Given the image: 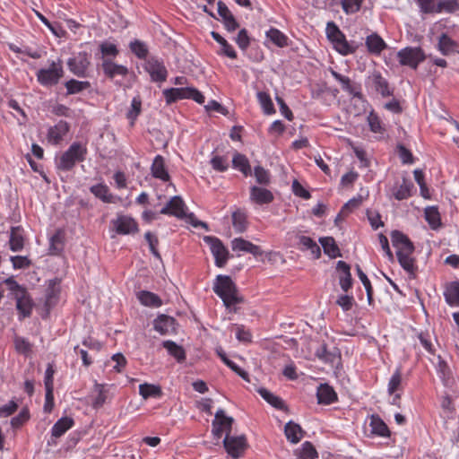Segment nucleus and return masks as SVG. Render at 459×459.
<instances>
[{"instance_id":"16","label":"nucleus","mask_w":459,"mask_h":459,"mask_svg":"<svg viewBox=\"0 0 459 459\" xmlns=\"http://www.w3.org/2000/svg\"><path fill=\"white\" fill-rule=\"evenodd\" d=\"M413 189V183L410 179L403 178L401 181L394 183L391 188V194L396 200L402 201L410 198Z\"/></svg>"},{"instance_id":"4","label":"nucleus","mask_w":459,"mask_h":459,"mask_svg":"<svg viewBox=\"0 0 459 459\" xmlns=\"http://www.w3.org/2000/svg\"><path fill=\"white\" fill-rule=\"evenodd\" d=\"M326 36L332 42L333 48L342 56L354 54L359 48V44L354 41L349 42L343 32L333 22L327 23Z\"/></svg>"},{"instance_id":"48","label":"nucleus","mask_w":459,"mask_h":459,"mask_svg":"<svg viewBox=\"0 0 459 459\" xmlns=\"http://www.w3.org/2000/svg\"><path fill=\"white\" fill-rule=\"evenodd\" d=\"M59 288L56 284L49 285L46 292L45 307L47 310H50L58 301L59 299Z\"/></svg>"},{"instance_id":"58","label":"nucleus","mask_w":459,"mask_h":459,"mask_svg":"<svg viewBox=\"0 0 459 459\" xmlns=\"http://www.w3.org/2000/svg\"><path fill=\"white\" fill-rule=\"evenodd\" d=\"M364 0H342V8L346 14L359 12Z\"/></svg>"},{"instance_id":"18","label":"nucleus","mask_w":459,"mask_h":459,"mask_svg":"<svg viewBox=\"0 0 459 459\" xmlns=\"http://www.w3.org/2000/svg\"><path fill=\"white\" fill-rule=\"evenodd\" d=\"M402 382V371L401 368H398L392 375L387 386V392L392 396V404L394 405H399L401 394L398 392L403 390Z\"/></svg>"},{"instance_id":"33","label":"nucleus","mask_w":459,"mask_h":459,"mask_svg":"<svg viewBox=\"0 0 459 459\" xmlns=\"http://www.w3.org/2000/svg\"><path fill=\"white\" fill-rule=\"evenodd\" d=\"M371 434L382 437H388L390 436V430L387 425L378 415H372L370 417Z\"/></svg>"},{"instance_id":"28","label":"nucleus","mask_w":459,"mask_h":459,"mask_svg":"<svg viewBox=\"0 0 459 459\" xmlns=\"http://www.w3.org/2000/svg\"><path fill=\"white\" fill-rule=\"evenodd\" d=\"M318 403L331 404L338 400V395L334 389L328 384H321L316 392Z\"/></svg>"},{"instance_id":"9","label":"nucleus","mask_w":459,"mask_h":459,"mask_svg":"<svg viewBox=\"0 0 459 459\" xmlns=\"http://www.w3.org/2000/svg\"><path fill=\"white\" fill-rule=\"evenodd\" d=\"M366 85L373 88L384 98L393 95L388 81L382 75L380 71L374 70L366 79Z\"/></svg>"},{"instance_id":"21","label":"nucleus","mask_w":459,"mask_h":459,"mask_svg":"<svg viewBox=\"0 0 459 459\" xmlns=\"http://www.w3.org/2000/svg\"><path fill=\"white\" fill-rule=\"evenodd\" d=\"M90 191L97 198L106 204H116L121 200L120 197L110 193L108 186L102 183L91 186Z\"/></svg>"},{"instance_id":"10","label":"nucleus","mask_w":459,"mask_h":459,"mask_svg":"<svg viewBox=\"0 0 459 459\" xmlns=\"http://www.w3.org/2000/svg\"><path fill=\"white\" fill-rule=\"evenodd\" d=\"M232 423L233 418L226 416L224 411L222 409H219L216 411L214 420L212 421V433L213 437L219 439L222 437L224 431L226 434H230Z\"/></svg>"},{"instance_id":"1","label":"nucleus","mask_w":459,"mask_h":459,"mask_svg":"<svg viewBox=\"0 0 459 459\" xmlns=\"http://www.w3.org/2000/svg\"><path fill=\"white\" fill-rule=\"evenodd\" d=\"M391 239L393 246L396 248V256L400 265L410 276L414 277L418 267L413 257L415 249L413 243L399 230L392 231Z\"/></svg>"},{"instance_id":"15","label":"nucleus","mask_w":459,"mask_h":459,"mask_svg":"<svg viewBox=\"0 0 459 459\" xmlns=\"http://www.w3.org/2000/svg\"><path fill=\"white\" fill-rule=\"evenodd\" d=\"M145 68L153 82H161L166 81L168 71L161 61L152 57L147 61Z\"/></svg>"},{"instance_id":"35","label":"nucleus","mask_w":459,"mask_h":459,"mask_svg":"<svg viewBox=\"0 0 459 459\" xmlns=\"http://www.w3.org/2000/svg\"><path fill=\"white\" fill-rule=\"evenodd\" d=\"M74 425V420L70 417H62L59 419L51 429V435L53 437H62L67 430L72 429Z\"/></svg>"},{"instance_id":"30","label":"nucleus","mask_w":459,"mask_h":459,"mask_svg":"<svg viewBox=\"0 0 459 459\" xmlns=\"http://www.w3.org/2000/svg\"><path fill=\"white\" fill-rule=\"evenodd\" d=\"M211 36L221 46V49L217 52L218 55L225 56L230 59L238 57L234 48L222 36L216 31H212Z\"/></svg>"},{"instance_id":"11","label":"nucleus","mask_w":459,"mask_h":459,"mask_svg":"<svg viewBox=\"0 0 459 459\" xmlns=\"http://www.w3.org/2000/svg\"><path fill=\"white\" fill-rule=\"evenodd\" d=\"M14 299L16 300V309L19 313V320L30 317L33 309V300L27 290H22L16 292Z\"/></svg>"},{"instance_id":"2","label":"nucleus","mask_w":459,"mask_h":459,"mask_svg":"<svg viewBox=\"0 0 459 459\" xmlns=\"http://www.w3.org/2000/svg\"><path fill=\"white\" fill-rule=\"evenodd\" d=\"M214 293L221 299L229 310L236 312V305L242 303L243 299L238 295V288L228 275H217L212 286Z\"/></svg>"},{"instance_id":"55","label":"nucleus","mask_w":459,"mask_h":459,"mask_svg":"<svg viewBox=\"0 0 459 459\" xmlns=\"http://www.w3.org/2000/svg\"><path fill=\"white\" fill-rule=\"evenodd\" d=\"M459 11L458 0H438V13H453Z\"/></svg>"},{"instance_id":"36","label":"nucleus","mask_w":459,"mask_h":459,"mask_svg":"<svg viewBox=\"0 0 459 459\" xmlns=\"http://www.w3.org/2000/svg\"><path fill=\"white\" fill-rule=\"evenodd\" d=\"M424 218L433 230L442 226L441 216L437 206H428L424 210Z\"/></svg>"},{"instance_id":"3","label":"nucleus","mask_w":459,"mask_h":459,"mask_svg":"<svg viewBox=\"0 0 459 459\" xmlns=\"http://www.w3.org/2000/svg\"><path fill=\"white\" fill-rule=\"evenodd\" d=\"M87 153L88 149L85 143H73L56 161L57 169L62 171L72 170L76 163L82 162L85 160Z\"/></svg>"},{"instance_id":"25","label":"nucleus","mask_w":459,"mask_h":459,"mask_svg":"<svg viewBox=\"0 0 459 459\" xmlns=\"http://www.w3.org/2000/svg\"><path fill=\"white\" fill-rule=\"evenodd\" d=\"M25 242L24 230L21 226L12 227L10 230L9 247L13 252L23 249Z\"/></svg>"},{"instance_id":"46","label":"nucleus","mask_w":459,"mask_h":459,"mask_svg":"<svg viewBox=\"0 0 459 459\" xmlns=\"http://www.w3.org/2000/svg\"><path fill=\"white\" fill-rule=\"evenodd\" d=\"M316 357L324 363H334L337 353L328 350L325 343L321 344L315 352Z\"/></svg>"},{"instance_id":"22","label":"nucleus","mask_w":459,"mask_h":459,"mask_svg":"<svg viewBox=\"0 0 459 459\" xmlns=\"http://www.w3.org/2000/svg\"><path fill=\"white\" fill-rule=\"evenodd\" d=\"M153 328L161 335L170 334L175 332V319L166 315H160L154 320Z\"/></svg>"},{"instance_id":"43","label":"nucleus","mask_w":459,"mask_h":459,"mask_svg":"<svg viewBox=\"0 0 459 459\" xmlns=\"http://www.w3.org/2000/svg\"><path fill=\"white\" fill-rule=\"evenodd\" d=\"M319 242L324 248V252L332 258L341 255L340 249L333 237H324L319 238Z\"/></svg>"},{"instance_id":"47","label":"nucleus","mask_w":459,"mask_h":459,"mask_svg":"<svg viewBox=\"0 0 459 459\" xmlns=\"http://www.w3.org/2000/svg\"><path fill=\"white\" fill-rule=\"evenodd\" d=\"M232 225L236 232L242 233L247 227V214L242 211H236L232 213Z\"/></svg>"},{"instance_id":"59","label":"nucleus","mask_w":459,"mask_h":459,"mask_svg":"<svg viewBox=\"0 0 459 459\" xmlns=\"http://www.w3.org/2000/svg\"><path fill=\"white\" fill-rule=\"evenodd\" d=\"M145 240L147 241L152 254L159 260L161 259L160 254L158 251L159 239L157 236L151 231L144 234Z\"/></svg>"},{"instance_id":"61","label":"nucleus","mask_w":459,"mask_h":459,"mask_svg":"<svg viewBox=\"0 0 459 459\" xmlns=\"http://www.w3.org/2000/svg\"><path fill=\"white\" fill-rule=\"evenodd\" d=\"M30 419V411L27 408L22 409L19 414L11 420V425L13 429L22 427Z\"/></svg>"},{"instance_id":"40","label":"nucleus","mask_w":459,"mask_h":459,"mask_svg":"<svg viewBox=\"0 0 459 459\" xmlns=\"http://www.w3.org/2000/svg\"><path fill=\"white\" fill-rule=\"evenodd\" d=\"M286 438L293 444H297L303 437V430L301 427L292 421L286 423L284 428Z\"/></svg>"},{"instance_id":"64","label":"nucleus","mask_w":459,"mask_h":459,"mask_svg":"<svg viewBox=\"0 0 459 459\" xmlns=\"http://www.w3.org/2000/svg\"><path fill=\"white\" fill-rule=\"evenodd\" d=\"M301 457L303 459H315L317 457V452L310 442L307 441L302 445Z\"/></svg>"},{"instance_id":"7","label":"nucleus","mask_w":459,"mask_h":459,"mask_svg":"<svg viewBox=\"0 0 459 459\" xmlns=\"http://www.w3.org/2000/svg\"><path fill=\"white\" fill-rule=\"evenodd\" d=\"M204 241L210 247L211 252L214 256L215 265L224 267L229 259V251L221 240L213 236H205Z\"/></svg>"},{"instance_id":"44","label":"nucleus","mask_w":459,"mask_h":459,"mask_svg":"<svg viewBox=\"0 0 459 459\" xmlns=\"http://www.w3.org/2000/svg\"><path fill=\"white\" fill-rule=\"evenodd\" d=\"M266 37L279 48H285L289 45V38L276 28H271L266 31Z\"/></svg>"},{"instance_id":"8","label":"nucleus","mask_w":459,"mask_h":459,"mask_svg":"<svg viewBox=\"0 0 459 459\" xmlns=\"http://www.w3.org/2000/svg\"><path fill=\"white\" fill-rule=\"evenodd\" d=\"M223 446L226 452L233 458H239L247 448V440L245 435L238 437L226 434Z\"/></svg>"},{"instance_id":"63","label":"nucleus","mask_w":459,"mask_h":459,"mask_svg":"<svg viewBox=\"0 0 459 459\" xmlns=\"http://www.w3.org/2000/svg\"><path fill=\"white\" fill-rule=\"evenodd\" d=\"M368 121L369 128L373 133L382 134L384 132L385 129L382 126V122L377 114L371 112L368 117Z\"/></svg>"},{"instance_id":"17","label":"nucleus","mask_w":459,"mask_h":459,"mask_svg":"<svg viewBox=\"0 0 459 459\" xmlns=\"http://www.w3.org/2000/svg\"><path fill=\"white\" fill-rule=\"evenodd\" d=\"M331 74L341 84L342 89L344 91L348 92L354 98H362L359 84L353 82L348 76L342 75L334 70H331Z\"/></svg>"},{"instance_id":"31","label":"nucleus","mask_w":459,"mask_h":459,"mask_svg":"<svg viewBox=\"0 0 459 459\" xmlns=\"http://www.w3.org/2000/svg\"><path fill=\"white\" fill-rule=\"evenodd\" d=\"M337 269L340 271V286L342 290L347 292L352 286V278L351 274V267L344 261L337 263Z\"/></svg>"},{"instance_id":"49","label":"nucleus","mask_w":459,"mask_h":459,"mask_svg":"<svg viewBox=\"0 0 459 459\" xmlns=\"http://www.w3.org/2000/svg\"><path fill=\"white\" fill-rule=\"evenodd\" d=\"M94 391L97 393V395L92 402V406L94 408H100L108 399V390L105 385L96 383L94 385Z\"/></svg>"},{"instance_id":"5","label":"nucleus","mask_w":459,"mask_h":459,"mask_svg":"<svg viewBox=\"0 0 459 459\" xmlns=\"http://www.w3.org/2000/svg\"><path fill=\"white\" fill-rule=\"evenodd\" d=\"M64 67L61 59L52 61L48 67L39 69L37 74V80L44 87L56 85L64 76Z\"/></svg>"},{"instance_id":"29","label":"nucleus","mask_w":459,"mask_h":459,"mask_svg":"<svg viewBox=\"0 0 459 459\" xmlns=\"http://www.w3.org/2000/svg\"><path fill=\"white\" fill-rule=\"evenodd\" d=\"M366 47L370 54L378 56L387 45L378 34L372 33L366 38Z\"/></svg>"},{"instance_id":"51","label":"nucleus","mask_w":459,"mask_h":459,"mask_svg":"<svg viewBox=\"0 0 459 459\" xmlns=\"http://www.w3.org/2000/svg\"><path fill=\"white\" fill-rule=\"evenodd\" d=\"M65 85L67 91V94L79 93L91 86L90 82L87 81L82 82L74 79L67 81Z\"/></svg>"},{"instance_id":"19","label":"nucleus","mask_w":459,"mask_h":459,"mask_svg":"<svg viewBox=\"0 0 459 459\" xmlns=\"http://www.w3.org/2000/svg\"><path fill=\"white\" fill-rule=\"evenodd\" d=\"M231 248L235 252H246L252 254L255 256L263 255V251L259 246L246 240L242 238H236L231 241Z\"/></svg>"},{"instance_id":"27","label":"nucleus","mask_w":459,"mask_h":459,"mask_svg":"<svg viewBox=\"0 0 459 459\" xmlns=\"http://www.w3.org/2000/svg\"><path fill=\"white\" fill-rule=\"evenodd\" d=\"M151 171L153 178L168 182L170 176L166 169L165 160L161 155L155 156L151 166Z\"/></svg>"},{"instance_id":"53","label":"nucleus","mask_w":459,"mask_h":459,"mask_svg":"<svg viewBox=\"0 0 459 459\" xmlns=\"http://www.w3.org/2000/svg\"><path fill=\"white\" fill-rule=\"evenodd\" d=\"M131 51L140 59H145L149 50L147 45L138 39L132 41L129 45Z\"/></svg>"},{"instance_id":"26","label":"nucleus","mask_w":459,"mask_h":459,"mask_svg":"<svg viewBox=\"0 0 459 459\" xmlns=\"http://www.w3.org/2000/svg\"><path fill=\"white\" fill-rule=\"evenodd\" d=\"M101 68L108 79H114L118 75L126 76L128 74L126 66L116 64L109 59H103Z\"/></svg>"},{"instance_id":"42","label":"nucleus","mask_w":459,"mask_h":459,"mask_svg":"<svg viewBox=\"0 0 459 459\" xmlns=\"http://www.w3.org/2000/svg\"><path fill=\"white\" fill-rule=\"evenodd\" d=\"M162 346L168 351L169 354L174 357L178 362L185 361L186 351L182 346L170 340L164 341Z\"/></svg>"},{"instance_id":"50","label":"nucleus","mask_w":459,"mask_h":459,"mask_svg":"<svg viewBox=\"0 0 459 459\" xmlns=\"http://www.w3.org/2000/svg\"><path fill=\"white\" fill-rule=\"evenodd\" d=\"M258 394L274 408L282 409L284 407L283 401L280 397L274 395L273 393L268 391L267 389L260 388L258 390Z\"/></svg>"},{"instance_id":"39","label":"nucleus","mask_w":459,"mask_h":459,"mask_svg":"<svg viewBox=\"0 0 459 459\" xmlns=\"http://www.w3.org/2000/svg\"><path fill=\"white\" fill-rule=\"evenodd\" d=\"M232 167L239 170L245 177L251 175V166L248 159L242 153L236 152L232 158Z\"/></svg>"},{"instance_id":"13","label":"nucleus","mask_w":459,"mask_h":459,"mask_svg":"<svg viewBox=\"0 0 459 459\" xmlns=\"http://www.w3.org/2000/svg\"><path fill=\"white\" fill-rule=\"evenodd\" d=\"M70 131V125L65 120H59L48 130L47 140L51 145L60 144Z\"/></svg>"},{"instance_id":"54","label":"nucleus","mask_w":459,"mask_h":459,"mask_svg":"<svg viewBox=\"0 0 459 459\" xmlns=\"http://www.w3.org/2000/svg\"><path fill=\"white\" fill-rule=\"evenodd\" d=\"M210 164L212 168L218 172H225L230 167L228 158L220 155L212 156Z\"/></svg>"},{"instance_id":"57","label":"nucleus","mask_w":459,"mask_h":459,"mask_svg":"<svg viewBox=\"0 0 459 459\" xmlns=\"http://www.w3.org/2000/svg\"><path fill=\"white\" fill-rule=\"evenodd\" d=\"M356 271L358 277L359 278L363 286L366 289L368 302L371 303L373 300V287L371 285V282L368 280V276L365 274V273L361 270L359 265L356 266Z\"/></svg>"},{"instance_id":"38","label":"nucleus","mask_w":459,"mask_h":459,"mask_svg":"<svg viewBox=\"0 0 459 459\" xmlns=\"http://www.w3.org/2000/svg\"><path fill=\"white\" fill-rule=\"evenodd\" d=\"M13 347L18 354L30 357L32 354L33 344L26 338L15 334L13 336Z\"/></svg>"},{"instance_id":"41","label":"nucleus","mask_w":459,"mask_h":459,"mask_svg":"<svg viewBox=\"0 0 459 459\" xmlns=\"http://www.w3.org/2000/svg\"><path fill=\"white\" fill-rule=\"evenodd\" d=\"M299 246L300 250H308L315 258H319L321 255V249L315 240L307 236L299 237Z\"/></svg>"},{"instance_id":"32","label":"nucleus","mask_w":459,"mask_h":459,"mask_svg":"<svg viewBox=\"0 0 459 459\" xmlns=\"http://www.w3.org/2000/svg\"><path fill=\"white\" fill-rule=\"evenodd\" d=\"M446 302L451 307L459 306V281L448 282L444 291Z\"/></svg>"},{"instance_id":"52","label":"nucleus","mask_w":459,"mask_h":459,"mask_svg":"<svg viewBox=\"0 0 459 459\" xmlns=\"http://www.w3.org/2000/svg\"><path fill=\"white\" fill-rule=\"evenodd\" d=\"M256 97L264 113L273 114L275 112V108L269 93L265 91H258Z\"/></svg>"},{"instance_id":"20","label":"nucleus","mask_w":459,"mask_h":459,"mask_svg":"<svg viewBox=\"0 0 459 459\" xmlns=\"http://www.w3.org/2000/svg\"><path fill=\"white\" fill-rule=\"evenodd\" d=\"M160 213L164 215H172L178 218L185 216V204L181 197L173 196L168 204L160 210Z\"/></svg>"},{"instance_id":"6","label":"nucleus","mask_w":459,"mask_h":459,"mask_svg":"<svg viewBox=\"0 0 459 459\" xmlns=\"http://www.w3.org/2000/svg\"><path fill=\"white\" fill-rule=\"evenodd\" d=\"M397 57L402 65L416 69L425 60L426 56L423 49L420 47H407L398 51Z\"/></svg>"},{"instance_id":"45","label":"nucleus","mask_w":459,"mask_h":459,"mask_svg":"<svg viewBox=\"0 0 459 459\" xmlns=\"http://www.w3.org/2000/svg\"><path fill=\"white\" fill-rule=\"evenodd\" d=\"M139 394L143 399L159 398L162 395V391L159 385L144 383L139 385Z\"/></svg>"},{"instance_id":"14","label":"nucleus","mask_w":459,"mask_h":459,"mask_svg":"<svg viewBox=\"0 0 459 459\" xmlns=\"http://www.w3.org/2000/svg\"><path fill=\"white\" fill-rule=\"evenodd\" d=\"M90 61L86 53H79L78 56L69 58L67 66L71 73L78 77H85Z\"/></svg>"},{"instance_id":"37","label":"nucleus","mask_w":459,"mask_h":459,"mask_svg":"<svg viewBox=\"0 0 459 459\" xmlns=\"http://www.w3.org/2000/svg\"><path fill=\"white\" fill-rule=\"evenodd\" d=\"M137 299L140 303L145 307H160L162 305L160 298L151 291L141 290L137 293Z\"/></svg>"},{"instance_id":"34","label":"nucleus","mask_w":459,"mask_h":459,"mask_svg":"<svg viewBox=\"0 0 459 459\" xmlns=\"http://www.w3.org/2000/svg\"><path fill=\"white\" fill-rule=\"evenodd\" d=\"M163 96L167 104L174 103L180 100L187 99L189 87L186 88H169L163 91Z\"/></svg>"},{"instance_id":"60","label":"nucleus","mask_w":459,"mask_h":459,"mask_svg":"<svg viewBox=\"0 0 459 459\" xmlns=\"http://www.w3.org/2000/svg\"><path fill=\"white\" fill-rule=\"evenodd\" d=\"M100 49L103 59H108V56L116 57L119 53L117 47L115 44L108 41L102 42L100 45Z\"/></svg>"},{"instance_id":"62","label":"nucleus","mask_w":459,"mask_h":459,"mask_svg":"<svg viewBox=\"0 0 459 459\" xmlns=\"http://www.w3.org/2000/svg\"><path fill=\"white\" fill-rule=\"evenodd\" d=\"M235 41L241 50H247L250 45V38L248 36L247 30L246 29H241L238 31Z\"/></svg>"},{"instance_id":"56","label":"nucleus","mask_w":459,"mask_h":459,"mask_svg":"<svg viewBox=\"0 0 459 459\" xmlns=\"http://www.w3.org/2000/svg\"><path fill=\"white\" fill-rule=\"evenodd\" d=\"M423 13H438V0H417Z\"/></svg>"},{"instance_id":"24","label":"nucleus","mask_w":459,"mask_h":459,"mask_svg":"<svg viewBox=\"0 0 459 459\" xmlns=\"http://www.w3.org/2000/svg\"><path fill=\"white\" fill-rule=\"evenodd\" d=\"M273 193L264 187L252 186L250 188V200L259 205L268 204L273 201Z\"/></svg>"},{"instance_id":"23","label":"nucleus","mask_w":459,"mask_h":459,"mask_svg":"<svg viewBox=\"0 0 459 459\" xmlns=\"http://www.w3.org/2000/svg\"><path fill=\"white\" fill-rule=\"evenodd\" d=\"M458 47L459 44L446 33H442L438 37L437 48L443 56H450L455 53H459L457 51Z\"/></svg>"},{"instance_id":"12","label":"nucleus","mask_w":459,"mask_h":459,"mask_svg":"<svg viewBox=\"0 0 459 459\" xmlns=\"http://www.w3.org/2000/svg\"><path fill=\"white\" fill-rule=\"evenodd\" d=\"M115 231L119 235H127L138 232V223L127 215H117V219L111 221Z\"/></svg>"}]
</instances>
